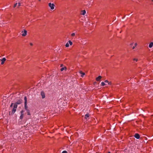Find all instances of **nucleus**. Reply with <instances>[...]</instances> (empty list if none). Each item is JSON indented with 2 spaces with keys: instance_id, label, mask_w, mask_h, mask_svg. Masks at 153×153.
I'll return each instance as SVG.
<instances>
[{
  "instance_id": "nucleus-35",
  "label": "nucleus",
  "mask_w": 153,
  "mask_h": 153,
  "mask_svg": "<svg viewBox=\"0 0 153 153\" xmlns=\"http://www.w3.org/2000/svg\"><path fill=\"white\" fill-rule=\"evenodd\" d=\"M132 44H131L130 45H132Z\"/></svg>"
},
{
  "instance_id": "nucleus-2",
  "label": "nucleus",
  "mask_w": 153,
  "mask_h": 153,
  "mask_svg": "<svg viewBox=\"0 0 153 153\" xmlns=\"http://www.w3.org/2000/svg\"><path fill=\"white\" fill-rule=\"evenodd\" d=\"M24 100H25V109L27 110H28V107L27 105V98L26 96H25L24 97Z\"/></svg>"
},
{
  "instance_id": "nucleus-17",
  "label": "nucleus",
  "mask_w": 153,
  "mask_h": 153,
  "mask_svg": "<svg viewBox=\"0 0 153 153\" xmlns=\"http://www.w3.org/2000/svg\"><path fill=\"white\" fill-rule=\"evenodd\" d=\"M75 34L74 33H72L71 35V36H72V37L74 36H75Z\"/></svg>"
},
{
  "instance_id": "nucleus-12",
  "label": "nucleus",
  "mask_w": 153,
  "mask_h": 153,
  "mask_svg": "<svg viewBox=\"0 0 153 153\" xmlns=\"http://www.w3.org/2000/svg\"><path fill=\"white\" fill-rule=\"evenodd\" d=\"M153 46V42H151L149 44V46L150 48H151Z\"/></svg>"
},
{
  "instance_id": "nucleus-6",
  "label": "nucleus",
  "mask_w": 153,
  "mask_h": 153,
  "mask_svg": "<svg viewBox=\"0 0 153 153\" xmlns=\"http://www.w3.org/2000/svg\"><path fill=\"white\" fill-rule=\"evenodd\" d=\"M27 31L25 30H24V33L22 34V36H25L27 35Z\"/></svg>"
},
{
  "instance_id": "nucleus-34",
  "label": "nucleus",
  "mask_w": 153,
  "mask_h": 153,
  "mask_svg": "<svg viewBox=\"0 0 153 153\" xmlns=\"http://www.w3.org/2000/svg\"><path fill=\"white\" fill-rule=\"evenodd\" d=\"M39 1H41V0H38Z\"/></svg>"
},
{
  "instance_id": "nucleus-27",
  "label": "nucleus",
  "mask_w": 153,
  "mask_h": 153,
  "mask_svg": "<svg viewBox=\"0 0 153 153\" xmlns=\"http://www.w3.org/2000/svg\"><path fill=\"white\" fill-rule=\"evenodd\" d=\"M108 84L109 85H111V82H108Z\"/></svg>"
},
{
  "instance_id": "nucleus-30",
  "label": "nucleus",
  "mask_w": 153,
  "mask_h": 153,
  "mask_svg": "<svg viewBox=\"0 0 153 153\" xmlns=\"http://www.w3.org/2000/svg\"><path fill=\"white\" fill-rule=\"evenodd\" d=\"M134 45H135V46L136 47L137 45V43H135V44Z\"/></svg>"
},
{
  "instance_id": "nucleus-7",
  "label": "nucleus",
  "mask_w": 153,
  "mask_h": 153,
  "mask_svg": "<svg viewBox=\"0 0 153 153\" xmlns=\"http://www.w3.org/2000/svg\"><path fill=\"white\" fill-rule=\"evenodd\" d=\"M102 76H99L97 77L96 78V80L97 81H100V79L102 78Z\"/></svg>"
},
{
  "instance_id": "nucleus-25",
  "label": "nucleus",
  "mask_w": 153,
  "mask_h": 153,
  "mask_svg": "<svg viewBox=\"0 0 153 153\" xmlns=\"http://www.w3.org/2000/svg\"><path fill=\"white\" fill-rule=\"evenodd\" d=\"M21 5V3L20 2L18 3V7H19Z\"/></svg>"
},
{
  "instance_id": "nucleus-14",
  "label": "nucleus",
  "mask_w": 153,
  "mask_h": 153,
  "mask_svg": "<svg viewBox=\"0 0 153 153\" xmlns=\"http://www.w3.org/2000/svg\"><path fill=\"white\" fill-rule=\"evenodd\" d=\"M26 111L27 112V114L28 115H30V110L29 109H28V110H27Z\"/></svg>"
},
{
  "instance_id": "nucleus-13",
  "label": "nucleus",
  "mask_w": 153,
  "mask_h": 153,
  "mask_svg": "<svg viewBox=\"0 0 153 153\" xmlns=\"http://www.w3.org/2000/svg\"><path fill=\"white\" fill-rule=\"evenodd\" d=\"M86 13V11L85 10H82V15H85V14Z\"/></svg>"
},
{
  "instance_id": "nucleus-16",
  "label": "nucleus",
  "mask_w": 153,
  "mask_h": 153,
  "mask_svg": "<svg viewBox=\"0 0 153 153\" xmlns=\"http://www.w3.org/2000/svg\"><path fill=\"white\" fill-rule=\"evenodd\" d=\"M68 42L70 45H72V42L71 40H69Z\"/></svg>"
},
{
  "instance_id": "nucleus-33",
  "label": "nucleus",
  "mask_w": 153,
  "mask_h": 153,
  "mask_svg": "<svg viewBox=\"0 0 153 153\" xmlns=\"http://www.w3.org/2000/svg\"><path fill=\"white\" fill-rule=\"evenodd\" d=\"M108 153H111L110 152H108Z\"/></svg>"
},
{
  "instance_id": "nucleus-28",
  "label": "nucleus",
  "mask_w": 153,
  "mask_h": 153,
  "mask_svg": "<svg viewBox=\"0 0 153 153\" xmlns=\"http://www.w3.org/2000/svg\"><path fill=\"white\" fill-rule=\"evenodd\" d=\"M97 82H94V85H95L96 84Z\"/></svg>"
},
{
  "instance_id": "nucleus-8",
  "label": "nucleus",
  "mask_w": 153,
  "mask_h": 153,
  "mask_svg": "<svg viewBox=\"0 0 153 153\" xmlns=\"http://www.w3.org/2000/svg\"><path fill=\"white\" fill-rule=\"evenodd\" d=\"M6 59L5 58H3L1 59V64L3 65L4 64V62L6 61Z\"/></svg>"
},
{
  "instance_id": "nucleus-18",
  "label": "nucleus",
  "mask_w": 153,
  "mask_h": 153,
  "mask_svg": "<svg viewBox=\"0 0 153 153\" xmlns=\"http://www.w3.org/2000/svg\"><path fill=\"white\" fill-rule=\"evenodd\" d=\"M65 46L66 47H68L69 46V43H67L65 45Z\"/></svg>"
},
{
  "instance_id": "nucleus-23",
  "label": "nucleus",
  "mask_w": 153,
  "mask_h": 153,
  "mask_svg": "<svg viewBox=\"0 0 153 153\" xmlns=\"http://www.w3.org/2000/svg\"><path fill=\"white\" fill-rule=\"evenodd\" d=\"M17 5V3H16L15 4H14V6H13L14 7H14H16V5Z\"/></svg>"
},
{
  "instance_id": "nucleus-15",
  "label": "nucleus",
  "mask_w": 153,
  "mask_h": 153,
  "mask_svg": "<svg viewBox=\"0 0 153 153\" xmlns=\"http://www.w3.org/2000/svg\"><path fill=\"white\" fill-rule=\"evenodd\" d=\"M23 117H24V114H21V116L20 117V119H21V120H22L23 119Z\"/></svg>"
},
{
  "instance_id": "nucleus-36",
  "label": "nucleus",
  "mask_w": 153,
  "mask_h": 153,
  "mask_svg": "<svg viewBox=\"0 0 153 153\" xmlns=\"http://www.w3.org/2000/svg\"><path fill=\"white\" fill-rule=\"evenodd\" d=\"M152 1H153V0H151Z\"/></svg>"
},
{
  "instance_id": "nucleus-19",
  "label": "nucleus",
  "mask_w": 153,
  "mask_h": 153,
  "mask_svg": "<svg viewBox=\"0 0 153 153\" xmlns=\"http://www.w3.org/2000/svg\"><path fill=\"white\" fill-rule=\"evenodd\" d=\"M105 85V83L104 82H101V85L102 86Z\"/></svg>"
},
{
  "instance_id": "nucleus-3",
  "label": "nucleus",
  "mask_w": 153,
  "mask_h": 153,
  "mask_svg": "<svg viewBox=\"0 0 153 153\" xmlns=\"http://www.w3.org/2000/svg\"><path fill=\"white\" fill-rule=\"evenodd\" d=\"M49 6L51 7V10H53L54 9L55 5L53 4H51L50 3H49Z\"/></svg>"
},
{
  "instance_id": "nucleus-10",
  "label": "nucleus",
  "mask_w": 153,
  "mask_h": 153,
  "mask_svg": "<svg viewBox=\"0 0 153 153\" xmlns=\"http://www.w3.org/2000/svg\"><path fill=\"white\" fill-rule=\"evenodd\" d=\"M79 72L80 74H82L81 76L82 77H83V76L85 75V73L84 72H82L81 71H80Z\"/></svg>"
},
{
  "instance_id": "nucleus-5",
  "label": "nucleus",
  "mask_w": 153,
  "mask_h": 153,
  "mask_svg": "<svg viewBox=\"0 0 153 153\" xmlns=\"http://www.w3.org/2000/svg\"><path fill=\"white\" fill-rule=\"evenodd\" d=\"M134 137L137 139H139L140 138V135L137 133L135 134L134 135Z\"/></svg>"
},
{
  "instance_id": "nucleus-20",
  "label": "nucleus",
  "mask_w": 153,
  "mask_h": 153,
  "mask_svg": "<svg viewBox=\"0 0 153 153\" xmlns=\"http://www.w3.org/2000/svg\"><path fill=\"white\" fill-rule=\"evenodd\" d=\"M24 112V111L23 110H22L21 112H20V113H21V114H23V113Z\"/></svg>"
},
{
  "instance_id": "nucleus-32",
  "label": "nucleus",
  "mask_w": 153,
  "mask_h": 153,
  "mask_svg": "<svg viewBox=\"0 0 153 153\" xmlns=\"http://www.w3.org/2000/svg\"><path fill=\"white\" fill-rule=\"evenodd\" d=\"M135 46H133L132 48V49H134V48H135Z\"/></svg>"
},
{
  "instance_id": "nucleus-22",
  "label": "nucleus",
  "mask_w": 153,
  "mask_h": 153,
  "mask_svg": "<svg viewBox=\"0 0 153 153\" xmlns=\"http://www.w3.org/2000/svg\"><path fill=\"white\" fill-rule=\"evenodd\" d=\"M133 61H135L136 62L137 61L138 59H137L134 58L133 59Z\"/></svg>"
},
{
  "instance_id": "nucleus-31",
  "label": "nucleus",
  "mask_w": 153,
  "mask_h": 153,
  "mask_svg": "<svg viewBox=\"0 0 153 153\" xmlns=\"http://www.w3.org/2000/svg\"><path fill=\"white\" fill-rule=\"evenodd\" d=\"M63 66V64H61V66H60L61 67H62V66Z\"/></svg>"
},
{
  "instance_id": "nucleus-9",
  "label": "nucleus",
  "mask_w": 153,
  "mask_h": 153,
  "mask_svg": "<svg viewBox=\"0 0 153 153\" xmlns=\"http://www.w3.org/2000/svg\"><path fill=\"white\" fill-rule=\"evenodd\" d=\"M89 117V114H86L85 116V118L86 119H87Z\"/></svg>"
},
{
  "instance_id": "nucleus-29",
  "label": "nucleus",
  "mask_w": 153,
  "mask_h": 153,
  "mask_svg": "<svg viewBox=\"0 0 153 153\" xmlns=\"http://www.w3.org/2000/svg\"><path fill=\"white\" fill-rule=\"evenodd\" d=\"M30 44L31 46H32L33 45V44L31 43H30Z\"/></svg>"
},
{
  "instance_id": "nucleus-4",
  "label": "nucleus",
  "mask_w": 153,
  "mask_h": 153,
  "mask_svg": "<svg viewBox=\"0 0 153 153\" xmlns=\"http://www.w3.org/2000/svg\"><path fill=\"white\" fill-rule=\"evenodd\" d=\"M41 94L42 99H44L45 97V93L43 91H41Z\"/></svg>"
},
{
  "instance_id": "nucleus-1",
  "label": "nucleus",
  "mask_w": 153,
  "mask_h": 153,
  "mask_svg": "<svg viewBox=\"0 0 153 153\" xmlns=\"http://www.w3.org/2000/svg\"><path fill=\"white\" fill-rule=\"evenodd\" d=\"M22 99H20L18 100L17 101L14 103L12 111L11 113L10 111L9 115H13L16 111V108L17 107V105L21 104L22 103Z\"/></svg>"
},
{
  "instance_id": "nucleus-24",
  "label": "nucleus",
  "mask_w": 153,
  "mask_h": 153,
  "mask_svg": "<svg viewBox=\"0 0 153 153\" xmlns=\"http://www.w3.org/2000/svg\"><path fill=\"white\" fill-rule=\"evenodd\" d=\"M62 153H67V152L66 151H63Z\"/></svg>"
},
{
  "instance_id": "nucleus-26",
  "label": "nucleus",
  "mask_w": 153,
  "mask_h": 153,
  "mask_svg": "<svg viewBox=\"0 0 153 153\" xmlns=\"http://www.w3.org/2000/svg\"><path fill=\"white\" fill-rule=\"evenodd\" d=\"M105 82H108V80H105Z\"/></svg>"
},
{
  "instance_id": "nucleus-11",
  "label": "nucleus",
  "mask_w": 153,
  "mask_h": 153,
  "mask_svg": "<svg viewBox=\"0 0 153 153\" xmlns=\"http://www.w3.org/2000/svg\"><path fill=\"white\" fill-rule=\"evenodd\" d=\"M67 70V68L66 67H64L62 68H61L60 70L61 71H63L64 70Z\"/></svg>"
},
{
  "instance_id": "nucleus-21",
  "label": "nucleus",
  "mask_w": 153,
  "mask_h": 153,
  "mask_svg": "<svg viewBox=\"0 0 153 153\" xmlns=\"http://www.w3.org/2000/svg\"><path fill=\"white\" fill-rule=\"evenodd\" d=\"M14 103H12L11 104V105H10V107H12L13 106H13L14 105Z\"/></svg>"
}]
</instances>
